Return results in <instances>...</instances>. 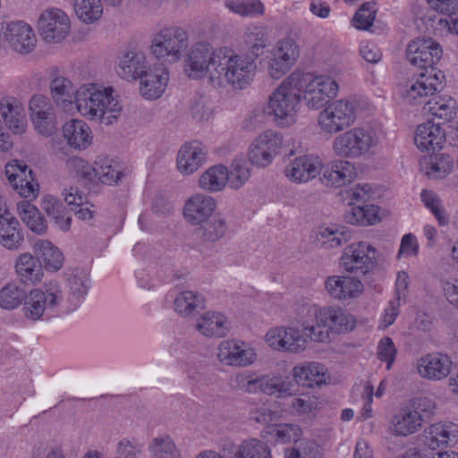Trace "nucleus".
I'll list each match as a JSON object with an SVG mask.
<instances>
[{"instance_id":"f257e3e1","label":"nucleus","mask_w":458,"mask_h":458,"mask_svg":"<svg viewBox=\"0 0 458 458\" xmlns=\"http://www.w3.org/2000/svg\"><path fill=\"white\" fill-rule=\"evenodd\" d=\"M268 41L262 26H249L244 42L251 55L237 54L228 47L210 49L205 44L194 45L186 60V72L191 79L206 77L214 88L246 89L257 70L255 59L263 54Z\"/></svg>"},{"instance_id":"f03ea898","label":"nucleus","mask_w":458,"mask_h":458,"mask_svg":"<svg viewBox=\"0 0 458 458\" xmlns=\"http://www.w3.org/2000/svg\"><path fill=\"white\" fill-rule=\"evenodd\" d=\"M442 54L441 46L431 38H416L408 45V61L422 69V72L403 91V98L407 103L421 104L427 97L433 96L443 89L445 76L441 70L435 67Z\"/></svg>"},{"instance_id":"7ed1b4c3","label":"nucleus","mask_w":458,"mask_h":458,"mask_svg":"<svg viewBox=\"0 0 458 458\" xmlns=\"http://www.w3.org/2000/svg\"><path fill=\"white\" fill-rule=\"evenodd\" d=\"M75 104L80 114L90 121L111 124L122 111L118 95L110 86L84 84L76 90Z\"/></svg>"},{"instance_id":"20e7f679","label":"nucleus","mask_w":458,"mask_h":458,"mask_svg":"<svg viewBox=\"0 0 458 458\" xmlns=\"http://www.w3.org/2000/svg\"><path fill=\"white\" fill-rule=\"evenodd\" d=\"M292 72L284 78L269 95L267 114L273 116L276 123L281 127H290L297 120L301 107L298 92V81Z\"/></svg>"},{"instance_id":"39448f33","label":"nucleus","mask_w":458,"mask_h":458,"mask_svg":"<svg viewBox=\"0 0 458 458\" xmlns=\"http://www.w3.org/2000/svg\"><path fill=\"white\" fill-rule=\"evenodd\" d=\"M64 302L62 285L56 281L45 284L27 293L23 303V315L30 321L51 317Z\"/></svg>"},{"instance_id":"423d86ee","label":"nucleus","mask_w":458,"mask_h":458,"mask_svg":"<svg viewBox=\"0 0 458 458\" xmlns=\"http://www.w3.org/2000/svg\"><path fill=\"white\" fill-rule=\"evenodd\" d=\"M295 81H298V92L307 107L318 110L323 107L338 92L336 81L328 75L310 77L299 70L293 72Z\"/></svg>"},{"instance_id":"0eeeda50","label":"nucleus","mask_w":458,"mask_h":458,"mask_svg":"<svg viewBox=\"0 0 458 458\" xmlns=\"http://www.w3.org/2000/svg\"><path fill=\"white\" fill-rule=\"evenodd\" d=\"M378 141L377 132L372 127H354L335 137L333 150L341 157L359 158L370 153Z\"/></svg>"},{"instance_id":"6e6552de","label":"nucleus","mask_w":458,"mask_h":458,"mask_svg":"<svg viewBox=\"0 0 458 458\" xmlns=\"http://www.w3.org/2000/svg\"><path fill=\"white\" fill-rule=\"evenodd\" d=\"M354 326V318L340 307H322L317 323L310 327L308 335L310 341L325 343L329 340L330 333H345L352 330Z\"/></svg>"},{"instance_id":"1a4fd4ad","label":"nucleus","mask_w":458,"mask_h":458,"mask_svg":"<svg viewBox=\"0 0 458 458\" xmlns=\"http://www.w3.org/2000/svg\"><path fill=\"white\" fill-rule=\"evenodd\" d=\"M187 46L186 32L179 27H169L154 35L150 51L162 64H174L182 58Z\"/></svg>"},{"instance_id":"9d476101","label":"nucleus","mask_w":458,"mask_h":458,"mask_svg":"<svg viewBox=\"0 0 458 458\" xmlns=\"http://www.w3.org/2000/svg\"><path fill=\"white\" fill-rule=\"evenodd\" d=\"M357 102L354 99H338L322 110L318 123L322 131L336 133L351 126L356 120Z\"/></svg>"},{"instance_id":"9b49d317","label":"nucleus","mask_w":458,"mask_h":458,"mask_svg":"<svg viewBox=\"0 0 458 458\" xmlns=\"http://www.w3.org/2000/svg\"><path fill=\"white\" fill-rule=\"evenodd\" d=\"M376 252V249L368 242L352 243L343 251L341 266L348 273L365 276L377 266Z\"/></svg>"},{"instance_id":"f8f14e48","label":"nucleus","mask_w":458,"mask_h":458,"mask_svg":"<svg viewBox=\"0 0 458 458\" xmlns=\"http://www.w3.org/2000/svg\"><path fill=\"white\" fill-rule=\"evenodd\" d=\"M38 30L47 43H60L70 34V18L59 8H48L38 17Z\"/></svg>"},{"instance_id":"ddd939ff","label":"nucleus","mask_w":458,"mask_h":458,"mask_svg":"<svg viewBox=\"0 0 458 458\" xmlns=\"http://www.w3.org/2000/svg\"><path fill=\"white\" fill-rule=\"evenodd\" d=\"M309 332L303 334L292 327H276L270 328L266 335V343L274 350L300 353L306 349Z\"/></svg>"},{"instance_id":"4468645a","label":"nucleus","mask_w":458,"mask_h":458,"mask_svg":"<svg viewBox=\"0 0 458 458\" xmlns=\"http://www.w3.org/2000/svg\"><path fill=\"white\" fill-rule=\"evenodd\" d=\"M280 133L267 130L258 136L249 148V160L258 167H265L272 163L283 147Z\"/></svg>"},{"instance_id":"2eb2a0df","label":"nucleus","mask_w":458,"mask_h":458,"mask_svg":"<svg viewBox=\"0 0 458 458\" xmlns=\"http://www.w3.org/2000/svg\"><path fill=\"white\" fill-rule=\"evenodd\" d=\"M30 118L36 131L44 136H52L57 129L55 108L43 95H35L30 101Z\"/></svg>"},{"instance_id":"dca6fc26","label":"nucleus","mask_w":458,"mask_h":458,"mask_svg":"<svg viewBox=\"0 0 458 458\" xmlns=\"http://www.w3.org/2000/svg\"><path fill=\"white\" fill-rule=\"evenodd\" d=\"M6 177L17 193L28 199L37 198L39 191V185L35 180L32 170L26 165L13 160L5 165Z\"/></svg>"},{"instance_id":"f3484780","label":"nucleus","mask_w":458,"mask_h":458,"mask_svg":"<svg viewBox=\"0 0 458 458\" xmlns=\"http://www.w3.org/2000/svg\"><path fill=\"white\" fill-rule=\"evenodd\" d=\"M453 361L447 354L432 352L418 360L417 372L425 379L439 381L451 373Z\"/></svg>"},{"instance_id":"a211bd4d","label":"nucleus","mask_w":458,"mask_h":458,"mask_svg":"<svg viewBox=\"0 0 458 458\" xmlns=\"http://www.w3.org/2000/svg\"><path fill=\"white\" fill-rule=\"evenodd\" d=\"M323 169L322 160L315 155H304L292 160L284 168L285 176L293 182L314 179Z\"/></svg>"},{"instance_id":"6ab92c4d","label":"nucleus","mask_w":458,"mask_h":458,"mask_svg":"<svg viewBox=\"0 0 458 458\" xmlns=\"http://www.w3.org/2000/svg\"><path fill=\"white\" fill-rule=\"evenodd\" d=\"M4 38L9 47L19 54H29L34 50L37 38L33 29L24 21H13L6 26Z\"/></svg>"},{"instance_id":"aec40b11","label":"nucleus","mask_w":458,"mask_h":458,"mask_svg":"<svg viewBox=\"0 0 458 458\" xmlns=\"http://www.w3.org/2000/svg\"><path fill=\"white\" fill-rule=\"evenodd\" d=\"M0 115L5 126L14 134H22L27 128L25 108L21 101L7 96L0 100Z\"/></svg>"},{"instance_id":"412c9836","label":"nucleus","mask_w":458,"mask_h":458,"mask_svg":"<svg viewBox=\"0 0 458 458\" xmlns=\"http://www.w3.org/2000/svg\"><path fill=\"white\" fill-rule=\"evenodd\" d=\"M218 358L227 365L248 366L254 362L256 352L245 343L229 340L219 344Z\"/></svg>"},{"instance_id":"4be33fe9","label":"nucleus","mask_w":458,"mask_h":458,"mask_svg":"<svg viewBox=\"0 0 458 458\" xmlns=\"http://www.w3.org/2000/svg\"><path fill=\"white\" fill-rule=\"evenodd\" d=\"M216 208V199L204 193H196L190 197L183 208L185 219L192 225L206 222Z\"/></svg>"},{"instance_id":"5701e85b","label":"nucleus","mask_w":458,"mask_h":458,"mask_svg":"<svg viewBox=\"0 0 458 458\" xmlns=\"http://www.w3.org/2000/svg\"><path fill=\"white\" fill-rule=\"evenodd\" d=\"M423 415L410 407L402 408L394 414L389 425V431L395 437H408L420 429Z\"/></svg>"},{"instance_id":"b1692460","label":"nucleus","mask_w":458,"mask_h":458,"mask_svg":"<svg viewBox=\"0 0 458 458\" xmlns=\"http://www.w3.org/2000/svg\"><path fill=\"white\" fill-rule=\"evenodd\" d=\"M140 80L141 95L147 99H156L165 92L169 81V72L165 67H155L146 70Z\"/></svg>"},{"instance_id":"393cba45","label":"nucleus","mask_w":458,"mask_h":458,"mask_svg":"<svg viewBox=\"0 0 458 458\" xmlns=\"http://www.w3.org/2000/svg\"><path fill=\"white\" fill-rule=\"evenodd\" d=\"M445 138V130L439 124L428 121L417 127L414 142L422 151H435L442 148Z\"/></svg>"},{"instance_id":"a878e982","label":"nucleus","mask_w":458,"mask_h":458,"mask_svg":"<svg viewBox=\"0 0 458 458\" xmlns=\"http://www.w3.org/2000/svg\"><path fill=\"white\" fill-rule=\"evenodd\" d=\"M326 289L335 299H353L362 293L363 284L356 277L333 276L327 279Z\"/></svg>"},{"instance_id":"bb28decb","label":"nucleus","mask_w":458,"mask_h":458,"mask_svg":"<svg viewBox=\"0 0 458 458\" xmlns=\"http://www.w3.org/2000/svg\"><path fill=\"white\" fill-rule=\"evenodd\" d=\"M220 446L225 454H232L229 458H270V450L267 444L255 438L243 441L238 445L231 441H225Z\"/></svg>"},{"instance_id":"cd10ccee","label":"nucleus","mask_w":458,"mask_h":458,"mask_svg":"<svg viewBox=\"0 0 458 458\" xmlns=\"http://www.w3.org/2000/svg\"><path fill=\"white\" fill-rule=\"evenodd\" d=\"M355 166L347 160H335L324 167L322 182L327 186L341 187L353 181Z\"/></svg>"},{"instance_id":"c85d7f7f","label":"nucleus","mask_w":458,"mask_h":458,"mask_svg":"<svg viewBox=\"0 0 458 458\" xmlns=\"http://www.w3.org/2000/svg\"><path fill=\"white\" fill-rule=\"evenodd\" d=\"M147 57L141 51L131 50L123 54L118 62L116 72L126 81H135L146 72Z\"/></svg>"},{"instance_id":"c756f323","label":"nucleus","mask_w":458,"mask_h":458,"mask_svg":"<svg viewBox=\"0 0 458 458\" xmlns=\"http://www.w3.org/2000/svg\"><path fill=\"white\" fill-rule=\"evenodd\" d=\"M206 157V152L198 142L184 144L177 156V168L182 174H191L196 172Z\"/></svg>"},{"instance_id":"7c9ffc66","label":"nucleus","mask_w":458,"mask_h":458,"mask_svg":"<svg viewBox=\"0 0 458 458\" xmlns=\"http://www.w3.org/2000/svg\"><path fill=\"white\" fill-rule=\"evenodd\" d=\"M63 134L68 145L76 149H85L92 141L89 126L79 119L66 122L63 126Z\"/></svg>"},{"instance_id":"2f4dec72","label":"nucleus","mask_w":458,"mask_h":458,"mask_svg":"<svg viewBox=\"0 0 458 458\" xmlns=\"http://www.w3.org/2000/svg\"><path fill=\"white\" fill-rule=\"evenodd\" d=\"M23 233L19 221L9 212L0 216V244L7 250H13L21 247Z\"/></svg>"},{"instance_id":"473e14b6","label":"nucleus","mask_w":458,"mask_h":458,"mask_svg":"<svg viewBox=\"0 0 458 458\" xmlns=\"http://www.w3.org/2000/svg\"><path fill=\"white\" fill-rule=\"evenodd\" d=\"M350 240L348 230L337 225L319 226L313 234L314 244L327 250L338 248Z\"/></svg>"},{"instance_id":"72a5a7b5","label":"nucleus","mask_w":458,"mask_h":458,"mask_svg":"<svg viewBox=\"0 0 458 458\" xmlns=\"http://www.w3.org/2000/svg\"><path fill=\"white\" fill-rule=\"evenodd\" d=\"M293 377L297 383L307 386H320L327 381V369L318 362H304L295 366Z\"/></svg>"},{"instance_id":"f704fd0d","label":"nucleus","mask_w":458,"mask_h":458,"mask_svg":"<svg viewBox=\"0 0 458 458\" xmlns=\"http://www.w3.org/2000/svg\"><path fill=\"white\" fill-rule=\"evenodd\" d=\"M196 329L206 337H223L228 327L225 318L217 312H206L197 321Z\"/></svg>"},{"instance_id":"c9c22d12","label":"nucleus","mask_w":458,"mask_h":458,"mask_svg":"<svg viewBox=\"0 0 458 458\" xmlns=\"http://www.w3.org/2000/svg\"><path fill=\"white\" fill-rule=\"evenodd\" d=\"M456 426L452 423L432 424L426 430L425 443L428 448L436 450L445 447L451 438H455Z\"/></svg>"},{"instance_id":"e433bc0d","label":"nucleus","mask_w":458,"mask_h":458,"mask_svg":"<svg viewBox=\"0 0 458 458\" xmlns=\"http://www.w3.org/2000/svg\"><path fill=\"white\" fill-rule=\"evenodd\" d=\"M67 282L71 296L68 299L70 305L66 307V310L71 311L80 305L81 300L87 294L89 279L86 272L81 269H75L69 276Z\"/></svg>"},{"instance_id":"4c0bfd02","label":"nucleus","mask_w":458,"mask_h":458,"mask_svg":"<svg viewBox=\"0 0 458 458\" xmlns=\"http://www.w3.org/2000/svg\"><path fill=\"white\" fill-rule=\"evenodd\" d=\"M423 112L425 114L447 122L456 114V102L449 96L435 97L426 102Z\"/></svg>"},{"instance_id":"58836bf2","label":"nucleus","mask_w":458,"mask_h":458,"mask_svg":"<svg viewBox=\"0 0 458 458\" xmlns=\"http://www.w3.org/2000/svg\"><path fill=\"white\" fill-rule=\"evenodd\" d=\"M226 166L216 165L207 169L199 178V187L208 192H218L227 185Z\"/></svg>"},{"instance_id":"ea45409f","label":"nucleus","mask_w":458,"mask_h":458,"mask_svg":"<svg viewBox=\"0 0 458 458\" xmlns=\"http://www.w3.org/2000/svg\"><path fill=\"white\" fill-rule=\"evenodd\" d=\"M34 251L38 259L41 260L46 268L56 271L61 268L64 257L62 252L50 242L38 240L34 244Z\"/></svg>"},{"instance_id":"a19ab883","label":"nucleus","mask_w":458,"mask_h":458,"mask_svg":"<svg viewBox=\"0 0 458 458\" xmlns=\"http://www.w3.org/2000/svg\"><path fill=\"white\" fill-rule=\"evenodd\" d=\"M259 392L276 397H286L293 394V385L282 376L259 377Z\"/></svg>"},{"instance_id":"79ce46f5","label":"nucleus","mask_w":458,"mask_h":458,"mask_svg":"<svg viewBox=\"0 0 458 458\" xmlns=\"http://www.w3.org/2000/svg\"><path fill=\"white\" fill-rule=\"evenodd\" d=\"M18 214L27 226L34 233L41 234L46 232L47 224L38 209L30 201L17 204Z\"/></svg>"},{"instance_id":"37998d69","label":"nucleus","mask_w":458,"mask_h":458,"mask_svg":"<svg viewBox=\"0 0 458 458\" xmlns=\"http://www.w3.org/2000/svg\"><path fill=\"white\" fill-rule=\"evenodd\" d=\"M421 165L429 178L442 179L452 172L454 163L450 156L439 154L427 158Z\"/></svg>"},{"instance_id":"c03bdc74","label":"nucleus","mask_w":458,"mask_h":458,"mask_svg":"<svg viewBox=\"0 0 458 458\" xmlns=\"http://www.w3.org/2000/svg\"><path fill=\"white\" fill-rule=\"evenodd\" d=\"M73 9L77 18L85 24H92L103 14L101 0H74Z\"/></svg>"},{"instance_id":"a18cd8bd","label":"nucleus","mask_w":458,"mask_h":458,"mask_svg":"<svg viewBox=\"0 0 458 458\" xmlns=\"http://www.w3.org/2000/svg\"><path fill=\"white\" fill-rule=\"evenodd\" d=\"M16 271L24 283L40 281L42 268L38 260L30 254H22L16 262Z\"/></svg>"},{"instance_id":"49530a36","label":"nucleus","mask_w":458,"mask_h":458,"mask_svg":"<svg viewBox=\"0 0 458 458\" xmlns=\"http://www.w3.org/2000/svg\"><path fill=\"white\" fill-rule=\"evenodd\" d=\"M226 174L228 187L232 190H239L250 180L251 172L247 161L233 159L230 167H226Z\"/></svg>"},{"instance_id":"de8ad7c7","label":"nucleus","mask_w":458,"mask_h":458,"mask_svg":"<svg viewBox=\"0 0 458 458\" xmlns=\"http://www.w3.org/2000/svg\"><path fill=\"white\" fill-rule=\"evenodd\" d=\"M293 311L296 316L297 321L301 325L302 330L310 333V327L314 326L310 322L314 318L317 323L320 308L311 301L302 299L295 301L293 306Z\"/></svg>"},{"instance_id":"09e8293b","label":"nucleus","mask_w":458,"mask_h":458,"mask_svg":"<svg viewBox=\"0 0 458 458\" xmlns=\"http://www.w3.org/2000/svg\"><path fill=\"white\" fill-rule=\"evenodd\" d=\"M225 6L242 17L259 16L265 11L264 4L260 0H226Z\"/></svg>"},{"instance_id":"8fccbe9b","label":"nucleus","mask_w":458,"mask_h":458,"mask_svg":"<svg viewBox=\"0 0 458 458\" xmlns=\"http://www.w3.org/2000/svg\"><path fill=\"white\" fill-rule=\"evenodd\" d=\"M421 201L425 207L428 208L435 216L439 225H447L450 222L449 216L443 207L442 201L438 195L432 191L422 190L420 193Z\"/></svg>"},{"instance_id":"3c124183","label":"nucleus","mask_w":458,"mask_h":458,"mask_svg":"<svg viewBox=\"0 0 458 458\" xmlns=\"http://www.w3.org/2000/svg\"><path fill=\"white\" fill-rule=\"evenodd\" d=\"M27 293L16 284H8L0 290V307L13 310L24 303Z\"/></svg>"},{"instance_id":"603ef678","label":"nucleus","mask_w":458,"mask_h":458,"mask_svg":"<svg viewBox=\"0 0 458 458\" xmlns=\"http://www.w3.org/2000/svg\"><path fill=\"white\" fill-rule=\"evenodd\" d=\"M97 178L101 183L111 185L116 183L122 175L116 163L108 158L96 162Z\"/></svg>"},{"instance_id":"864d4df0","label":"nucleus","mask_w":458,"mask_h":458,"mask_svg":"<svg viewBox=\"0 0 458 458\" xmlns=\"http://www.w3.org/2000/svg\"><path fill=\"white\" fill-rule=\"evenodd\" d=\"M272 55L293 66L299 57V47L292 38H285L276 44Z\"/></svg>"},{"instance_id":"5fc2aeb1","label":"nucleus","mask_w":458,"mask_h":458,"mask_svg":"<svg viewBox=\"0 0 458 458\" xmlns=\"http://www.w3.org/2000/svg\"><path fill=\"white\" fill-rule=\"evenodd\" d=\"M153 458H180V452L169 437L155 438L149 445Z\"/></svg>"},{"instance_id":"6e6d98bb","label":"nucleus","mask_w":458,"mask_h":458,"mask_svg":"<svg viewBox=\"0 0 458 458\" xmlns=\"http://www.w3.org/2000/svg\"><path fill=\"white\" fill-rule=\"evenodd\" d=\"M376 13L374 2L364 3L355 13L352 25L360 30H369L376 18Z\"/></svg>"},{"instance_id":"4d7b16f0","label":"nucleus","mask_w":458,"mask_h":458,"mask_svg":"<svg viewBox=\"0 0 458 458\" xmlns=\"http://www.w3.org/2000/svg\"><path fill=\"white\" fill-rule=\"evenodd\" d=\"M51 95L56 103L70 101L73 95L72 81L64 77L57 76L50 83Z\"/></svg>"},{"instance_id":"13d9d810","label":"nucleus","mask_w":458,"mask_h":458,"mask_svg":"<svg viewBox=\"0 0 458 458\" xmlns=\"http://www.w3.org/2000/svg\"><path fill=\"white\" fill-rule=\"evenodd\" d=\"M199 296L191 291L182 292L174 300V310L182 316H189L199 306Z\"/></svg>"},{"instance_id":"bf43d9fd","label":"nucleus","mask_w":458,"mask_h":458,"mask_svg":"<svg viewBox=\"0 0 458 458\" xmlns=\"http://www.w3.org/2000/svg\"><path fill=\"white\" fill-rule=\"evenodd\" d=\"M227 225L225 218L215 216L202 227V238L208 242H216L225 236Z\"/></svg>"},{"instance_id":"052dcab7","label":"nucleus","mask_w":458,"mask_h":458,"mask_svg":"<svg viewBox=\"0 0 458 458\" xmlns=\"http://www.w3.org/2000/svg\"><path fill=\"white\" fill-rule=\"evenodd\" d=\"M232 386L237 390L248 394H256L259 392V377H255L249 373H240L232 378Z\"/></svg>"},{"instance_id":"680f3d73","label":"nucleus","mask_w":458,"mask_h":458,"mask_svg":"<svg viewBox=\"0 0 458 458\" xmlns=\"http://www.w3.org/2000/svg\"><path fill=\"white\" fill-rule=\"evenodd\" d=\"M67 165L77 175L91 182L97 178L96 164L94 166L81 157H72L67 161Z\"/></svg>"},{"instance_id":"e2e57ef3","label":"nucleus","mask_w":458,"mask_h":458,"mask_svg":"<svg viewBox=\"0 0 458 458\" xmlns=\"http://www.w3.org/2000/svg\"><path fill=\"white\" fill-rule=\"evenodd\" d=\"M272 434L276 441L289 443L299 439L301 429L295 424H281L273 430Z\"/></svg>"},{"instance_id":"0e129e2a","label":"nucleus","mask_w":458,"mask_h":458,"mask_svg":"<svg viewBox=\"0 0 458 458\" xmlns=\"http://www.w3.org/2000/svg\"><path fill=\"white\" fill-rule=\"evenodd\" d=\"M397 350L393 340L386 336L382 338L377 345V357L380 360L386 362L387 369H390L394 361Z\"/></svg>"},{"instance_id":"69168bd1","label":"nucleus","mask_w":458,"mask_h":458,"mask_svg":"<svg viewBox=\"0 0 458 458\" xmlns=\"http://www.w3.org/2000/svg\"><path fill=\"white\" fill-rule=\"evenodd\" d=\"M427 3L434 12L451 16L458 10V0H427Z\"/></svg>"},{"instance_id":"338daca9","label":"nucleus","mask_w":458,"mask_h":458,"mask_svg":"<svg viewBox=\"0 0 458 458\" xmlns=\"http://www.w3.org/2000/svg\"><path fill=\"white\" fill-rule=\"evenodd\" d=\"M419 251V244L416 237L408 233L403 236L398 255H403L406 257L416 256Z\"/></svg>"},{"instance_id":"774afa93","label":"nucleus","mask_w":458,"mask_h":458,"mask_svg":"<svg viewBox=\"0 0 458 458\" xmlns=\"http://www.w3.org/2000/svg\"><path fill=\"white\" fill-rule=\"evenodd\" d=\"M117 452L123 458H139L141 446L136 442L123 439L119 442Z\"/></svg>"}]
</instances>
